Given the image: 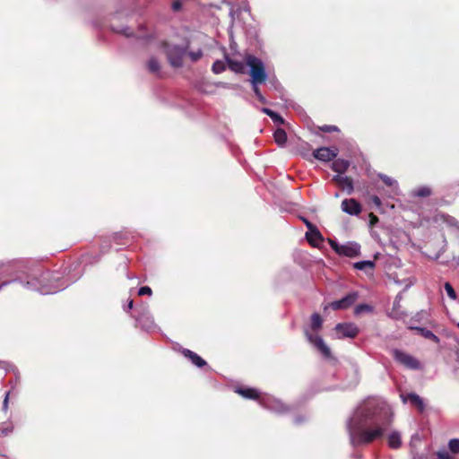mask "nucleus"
I'll return each instance as SVG.
<instances>
[{"mask_svg": "<svg viewBox=\"0 0 459 459\" xmlns=\"http://www.w3.org/2000/svg\"><path fill=\"white\" fill-rule=\"evenodd\" d=\"M393 421V413L386 406L380 407L363 420L352 424L350 428L351 443L354 446L368 445L384 437Z\"/></svg>", "mask_w": 459, "mask_h": 459, "instance_id": "nucleus-1", "label": "nucleus"}, {"mask_svg": "<svg viewBox=\"0 0 459 459\" xmlns=\"http://www.w3.org/2000/svg\"><path fill=\"white\" fill-rule=\"evenodd\" d=\"M245 61L250 68L249 74L252 83L254 85L264 83L267 79V74L262 60L253 55H247Z\"/></svg>", "mask_w": 459, "mask_h": 459, "instance_id": "nucleus-2", "label": "nucleus"}, {"mask_svg": "<svg viewBox=\"0 0 459 459\" xmlns=\"http://www.w3.org/2000/svg\"><path fill=\"white\" fill-rule=\"evenodd\" d=\"M163 47L165 48V53L167 55L168 60L169 64L173 67H181L183 65V57L186 53V48H182L179 46H169L166 42H164Z\"/></svg>", "mask_w": 459, "mask_h": 459, "instance_id": "nucleus-3", "label": "nucleus"}, {"mask_svg": "<svg viewBox=\"0 0 459 459\" xmlns=\"http://www.w3.org/2000/svg\"><path fill=\"white\" fill-rule=\"evenodd\" d=\"M392 354L396 362L408 369L418 370L421 368L420 362L415 357L403 351L394 349Z\"/></svg>", "mask_w": 459, "mask_h": 459, "instance_id": "nucleus-4", "label": "nucleus"}, {"mask_svg": "<svg viewBox=\"0 0 459 459\" xmlns=\"http://www.w3.org/2000/svg\"><path fill=\"white\" fill-rule=\"evenodd\" d=\"M337 154V148L331 149L328 147H320L313 151L311 155H309L308 153H302V156L307 160H312L311 158H313L321 161H330L335 159Z\"/></svg>", "mask_w": 459, "mask_h": 459, "instance_id": "nucleus-5", "label": "nucleus"}, {"mask_svg": "<svg viewBox=\"0 0 459 459\" xmlns=\"http://www.w3.org/2000/svg\"><path fill=\"white\" fill-rule=\"evenodd\" d=\"M334 330L338 334V338H355L359 330L353 323H339L335 325Z\"/></svg>", "mask_w": 459, "mask_h": 459, "instance_id": "nucleus-6", "label": "nucleus"}, {"mask_svg": "<svg viewBox=\"0 0 459 459\" xmlns=\"http://www.w3.org/2000/svg\"><path fill=\"white\" fill-rule=\"evenodd\" d=\"M306 337L308 340V342L315 346V348L325 358L330 359L332 357L331 355V350L330 348L325 343L324 340L316 334H312L308 333L307 331L305 332Z\"/></svg>", "mask_w": 459, "mask_h": 459, "instance_id": "nucleus-7", "label": "nucleus"}, {"mask_svg": "<svg viewBox=\"0 0 459 459\" xmlns=\"http://www.w3.org/2000/svg\"><path fill=\"white\" fill-rule=\"evenodd\" d=\"M359 293L352 291L348 293L344 298L330 303V307L333 310L347 309L351 307L358 299Z\"/></svg>", "mask_w": 459, "mask_h": 459, "instance_id": "nucleus-8", "label": "nucleus"}, {"mask_svg": "<svg viewBox=\"0 0 459 459\" xmlns=\"http://www.w3.org/2000/svg\"><path fill=\"white\" fill-rule=\"evenodd\" d=\"M342 210L350 215H359L362 208L356 199L349 198L342 202Z\"/></svg>", "mask_w": 459, "mask_h": 459, "instance_id": "nucleus-9", "label": "nucleus"}, {"mask_svg": "<svg viewBox=\"0 0 459 459\" xmlns=\"http://www.w3.org/2000/svg\"><path fill=\"white\" fill-rule=\"evenodd\" d=\"M48 273H44L39 275V277H35L32 281H28L27 284L31 285L33 289L38 290L42 294H48L53 292L52 290L47 288V285L44 284V281L48 279Z\"/></svg>", "mask_w": 459, "mask_h": 459, "instance_id": "nucleus-10", "label": "nucleus"}, {"mask_svg": "<svg viewBox=\"0 0 459 459\" xmlns=\"http://www.w3.org/2000/svg\"><path fill=\"white\" fill-rule=\"evenodd\" d=\"M333 181L342 190H346L349 195L353 192V181L351 177L336 175Z\"/></svg>", "mask_w": 459, "mask_h": 459, "instance_id": "nucleus-11", "label": "nucleus"}, {"mask_svg": "<svg viewBox=\"0 0 459 459\" xmlns=\"http://www.w3.org/2000/svg\"><path fill=\"white\" fill-rule=\"evenodd\" d=\"M360 247L356 243H348L345 245H342L339 255H343L347 257H356L359 255Z\"/></svg>", "mask_w": 459, "mask_h": 459, "instance_id": "nucleus-12", "label": "nucleus"}, {"mask_svg": "<svg viewBox=\"0 0 459 459\" xmlns=\"http://www.w3.org/2000/svg\"><path fill=\"white\" fill-rule=\"evenodd\" d=\"M180 352L185 358L188 359L194 365L198 368H203L206 365V361L204 359L188 349L182 348L180 349Z\"/></svg>", "mask_w": 459, "mask_h": 459, "instance_id": "nucleus-13", "label": "nucleus"}, {"mask_svg": "<svg viewBox=\"0 0 459 459\" xmlns=\"http://www.w3.org/2000/svg\"><path fill=\"white\" fill-rule=\"evenodd\" d=\"M401 397L404 403L409 401L420 412H422L425 410L424 402L417 394L410 393L406 396L402 394Z\"/></svg>", "mask_w": 459, "mask_h": 459, "instance_id": "nucleus-14", "label": "nucleus"}, {"mask_svg": "<svg viewBox=\"0 0 459 459\" xmlns=\"http://www.w3.org/2000/svg\"><path fill=\"white\" fill-rule=\"evenodd\" d=\"M235 393L241 395L242 397L249 400H258L260 397V393L257 389L253 387H237L235 389Z\"/></svg>", "mask_w": 459, "mask_h": 459, "instance_id": "nucleus-15", "label": "nucleus"}, {"mask_svg": "<svg viewBox=\"0 0 459 459\" xmlns=\"http://www.w3.org/2000/svg\"><path fill=\"white\" fill-rule=\"evenodd\" d=\"M306 238L308 241V243L310 245H312L313 247L317 246L316 240H318V241L324 240L322 234L320 233L319 230L317 229V227L316 225L314 226V228L310 229L309 230H307L306 232Z\"/></svg>", "mask_w": 459, "mask_h": 459, "instance_id": "nucleus-16", "label": "nucleus"}, {"mask_svg": "<svg viewBox=\"0 0 459 459\" xmlns=\"http://www.w3.org/2000/svg\"><path fill=\"white\" fill-rule=\"evenodd\" d=\"M333 161L332 163L331 168L333 171L339 173V175L346 172L350 167V161L347 160H343V159L334 160L333 159Z\"/></svg>", "mask_w": 459, "mask_h": 459, "instance_id": "nucleus-17", "label": "nucleus"}, {"mask_svg": "<svg viewBox=\"0 0 459 459\" xmlns=\"http://www.w3.org/2000/svg\"><path fill=\"white\" fill-rule=\"evenodd\" d=\"M227 64L229 68L237 73V74H244L245 73V64L241 61L234 60L231 58H227Z\"/></svg>", "mask_w": 459, "mask_h": 459, "instance_id": "nucleus-18", "label": "nucleus"}, {"mask_svg": "<svg viewBox=\"0 0 459 459\" xmlns=\"http://www.w3.org/2000/svg\"><path fill=\"white\" fill-rule=\"evenodd\" d=\"M416 330L424 338L431 340L435 343H439V342H440L439 337H437L432 331H430L427 328H423V327H417Z\"/></svg>", "mask_w": 459, "mask_h": 459, "instance_id": "nucleus-19", "label": "nucleus"}, {"mask_svg": "<svg viewBox=\"0 0 459 459\" xmlns=\"http://www.w3.org/2000/svg\"><path fill=\"white\" fill-rule=\"evenodd\" d=\"M388 445L394 449H397L401 446L402 441L399 432L394 431L388 436Z\"/></svg>", "mask_w": 459, "mask_h": 459, "instance_id": "nucleus-20", "label": "nucleus"}, {"mask_svg": "<svg viewBox=\"0 0 459 459\" xmlns=\"http://www.w3.org/2000/svg\"><path fill=\"white\" fill-rule=\"evenodd\" d=\"M273 138L279 146H283L287 142V134L283 129L278 128L273 134Z\"/></svg>", "mask_w": 459, "mask_h": 459, "instance_id": "nucleus-21", "label": "nucleus"}, {"mask_svg": "<svg viewBox=\"0 0 459 459\" xmlns=\"http://www.w3.org/2000/svg\"><path fill=\"white\" fill-rule=\"evenodd\" d=\"M432 194V190L429 186H420L413 190L412 195L417 197H429Z\"/></svg>", "mask_w": 459, "mask_h": 459, "instance_id": "nucleus-22", "label": "nucleus"}, {"mask_svg": "<svg viewBox=\"0 0 459 459\" xmlns=\"http://www.w3.org/2000/svg\"><path fill=\"white\" fill-rule=\"evenodd\" d=\"M263 112L265 113L267 116H269L274 123H277L279 125H281L284 123V119L276 112L273 110L264 108H263Z\"/></svg>", "mask_w": 459, "mask_h": 459, "instance_id": "nucleus-23", "label": "nucleus"}, {"mask_svg": "<svg viewBox=\"0 0 459 459\" xmlns=\"http://www.w3.org/2000/svg\"><path fill=\"white\" fill-rule=\"evenodd\" d=\"M323 325V319L321 316L317 313H314L311 316V328L314 331H318Z\"/></svg>", "mask_w": 459, "mask_h": 459, "instance_id": "nucleus-24", "label": "nucleus"}, {"mask_svg": "<svg viewBox=\"0 0 459 459\" xmlns=\"http://www.w3.org/2000/svg\"><path fill=\"white\" fill-rule=\"evenodd\" d=\"M147 68L150 73L152 74H158L160 70V65L157 58L152 57L147 62Z\"/></svg>", "mask_w": 459, "mask_h": 459, "instance_id": "nucleus-25", "label": "nucleus"}, {"mask_svg": "<svg viewBox=\"0 0 459 459\" xmlns=\"http://www.w3.org/2000/svg\"><path fill=\"white\" fill-rule=\"evenodd\" d=\"M375 263L373 261H360L354 264V268L358 270H366L367 268L374 269Z\"/></svg>", "mask_w": 459, "mask_h": 459, "instance_id": "nucleus-26", "label": "nucleus"}, {"mask_svg": "<svg viewBox=\"0 0 459 459\" xmlns=\"http://www.w3.org/2000/svg\"><path fill=\"white\" fill-rule=\"evenodd\" d=\"M226 70V65L225 64L221 61V60H216L213 64H212V71L218 74H221L222 72H224Z\"/></svg>", "mask_w": 459, "mask_h": 459, "instance_id": "nucleus-27", "label": "nucleus"}, {"mask_svg": "<svg viewBox=\"0 0 459 459\" xmlns=\"http://www.w3.org/2000/svg\"><path fill=\"white\" fill-rule=\"evenodd\" d=\"M372 307L368 304H359L354 308V314L356 316L360 315L363 312H371Z\"/></svg>", "mask_w": 459, "mask_h": 459, "instance_id": "nucleus-28", "label": "nucleus"}, {"mask_svg": "<svg viewBox=\"0 0 459 459\" xmlns=\"http://www.w3.org/2000/svg\"><path fill=\"white\" fill-rule=\"evenodd\" d=\"M13 425L12 423H8L5 426H0V436H8L13 431Z\"/></svg>", "mask_w": 459, "mask_h": 459, "instance_id": "nucleus-29", "label": "nucleus"}, {"mask_svg": "<svg viewBox=\"0 0 459 459\" xmlns=\"http://www.w3.org/2000/svg\"><path fill=\"white\" fill-rule=\"evenodd\" d=\"M448 447H449V450L453 454H458L459 453V439H457V438L451 439L448 443Z\"/></svg>", "mask_w": 459, "mask_h": 459, "instance_id": "nucleus-30", "label": "nucleus"}, {"mask_svg": "<svg viewBox=\"0 0 459 459\" xmlns=\"http://www.w3.org/2000/svg\"><path fill=\"white\" fill-rule=\"evenodd\" d=\"M444 287L448 297L454 300L456 299V292L454 290L453 286L449 282H446Z\"/></svg>", "mask_w": 459, "mask_h": 459, "instance_id": "nucleus-31", "label": "nucleus"}, {"mask_svg": "<svg viewBox=\"0 0 459 459\" xmlns=\"http://www.w3.org/2000/svg\"><path fill=\"white\" fill-rule=\"evenodd\" d=\"M187 55L193 62H196L202 58L203 51L201 49H198L197 51H189Z\"/></svg>", "mask_w": 459, "mask_h": 459, "instance_id": "nucleus-32", "label": "nucleus"}, {"mask_svg": "<svg viewBox=\"0 0 459 459\" xmlns=\"http://www.w3.org/2000/svg\"><path fill=\"white\" fill-rule=\"evenodd\" d=\"M318 129L324 133H333V132L339 131V128L336 126H332V125H325V126H319Z\"/></svg>", "mask_w": 459, "mask_h": 459, "instance_id": "nucleus-33", "label": "nucleus"}, {"mask_svg": "<svg viewBox=\"0 0 459 459\" xmlns=\"http://www.w3.org/2000/svg\"><path fill=\"white\" fill-rule=\"evenodd\" d=\"M379 178L385 183V185H386L387 186H392L395 183L394 179H393L392 178H390L386 175L380 174Z\"/></svg>", "mask_w": 459, "mask_h": 459, "instance_id": "nucleus-34", "label": "nucleus"}, {"mask_svg": "<svg viewBox=\"0 0 459 459\" xmlns=\"http://www.w3.org/2000/svg\"><path fill=\"white\" fill-rule=\"evenodd\" d=\"M152 294V290L149 286L141 287L138 290L139 296H143V295L151 296Z\"/></svg>", "mask_w": 459, "mask_h": 459, "instance_id": "nucleus-35", "label": "nucleus"}, {"mask_svg": "<svg viewBox=\"0 0 459 459\" xmlns=\"http://www.w3.org/2000/svg\"><path fill=\"white\" fill-rule=\"evenodd\" d=\"M328 243L330 247L335 251V253L339 254L342 245L338 244L335 240L329 238Z\"/></svg>", "mask_w": 459, "mask_h": 459, "instance_id": "nucleus-36", "label": "nucleus"}, {"mask_svg": "<svg viewBox=\"0 0 459 459\" xmlns=\"http://www.w3.org/2000/svg\"><path fill=\"white\" fill-rule=\"evenodd\" d=\"M328 243L330 247L335 251V253L339 254L342 245L338 244L335 240L329 238Z\"/></svg>", "mask_w": 459, "mask_h": 459, "instance_id": "nucleus-37", "label": "nucleus"}, {"mask_svg": "<svg viewBox=\"0 0 459 459\" xmlns=\"http://www.w3.org/2000/svg\"><path fill=\"white\" fill-rule=\"evenodd\" d=\"M437 455L438 459H453L452 455L446 450L438 451Z\"/></svg>", "mask_w": 459, "mask_h": 459, "instance_id": "nucleus-38", "label": "nucleus"}, {"mask_svg": "<svg viewBox=\"0 0 459 459\" xmlns=\"http://www.w3.org/2000/svg\"><path fill=\"white\" fill-rule=\"evenodd\" d=\"M254 92H255V94L256 95L257 99H258L261 102H263V103H264V102H265V100H264V96L262 95V93H261V91H260L259 88L257 87V85H254Z\"/></svg>", "mask_w": 459, "mask_h": 459, "instance_id": "nucleus-39", "label": "nucleus"}, {"mask_svg": "<svg viewBox=\"0 0 459 459\" xmlns=\"http://www.w3.org/2000/svg\"><path fill=\"white\" fill-rule=\"evenodd\" d=\"M371 202L377 206V207H380L381 206V200L380 198L377 196V195H372L371 196Z\"/></svg>", "mask_w": 459, "mask_h": 459, "instance_id": "nucleus-40", "label": "nucleus"}, {"mask_svg": "<svg viewBox=\"0 0 459 459\" xmlns=\"http://www.w3.org/2000/svg\"><path fill=\"white\" fill-rule=\"evenodd\" d=\"M301 220L305 223L306 227L307 228V230H309L310 229L314 228L315 225L310 221H308L307 219L302 217Z\"/></svg>", "mask_w": 459, "mask_h": 459, "instance_id": "nucleus-41", "label": "nucleus"}, {"mask_svg": "<svg viewBox=\"0 0 459 459\" xmlns=\"http://www.w3.org/2000/svg\"><path fill=\"white\" fill-rule=\"evenodd\" d=\"M181 6H182V4H181L180 1H174L172 4V9L176 12L179 11L181 9Z\"/></svg>", "mask_w": 459, "mask_h": 459, "instance_id": "nucleus-42", "label": "nucleus"}, {"mask_svg": "<svg viewBox=\"0 0 459 459\" xmlns=\"http://www.w3.org/2000/svg\"><path fill=\"white\" fill-rule=\"evenodd\" d=\"M369 218H370V223L371 225H374L375 223H377L378 221V218L377 215H375L373 212H370L369 213Z\"/></svg>", "mask_w": 459, "mask_h": 459, "instance_id": "nucleus-43", "label": "nucleus"}, {"mask_svg": "<svg viewBox=\"0 0 459 459\" xmlns=\"http://www.w3.org/2000/svg\"><path fill=\"white\" fill-rule=\"evenodd\" d=\"M9 394H10L9 392H7L5 394V397H4V403H3V407H4V410H6L7 406H8Z\"/></svg>", "mask_w": 459, "mask_h": 459, "instance_id": "nucleus-44", "label": "nucleus"}, {"mask_svg": "<svg viewBox=\"0 0 459 459\" xmlns=\"http://www.w3.org/2000/svg\"><path fill=\"white\" fill-rule=\"evenodd\" d=\"M133 305H134V301H133V299H130L128 302V305H127L128 308L131 309L133 307Z\"/></svg>", "mask_w": 459, "mask_h": 459, "instance_id": "nucleus-45", "label": "nucleus"}, {"mask_svg": "<svg viewBox=\"0 0 459 459\" xmlns=\"http://www.w3.org/2000/svg\"><path fill=\"white\" fill-rule=\"evenodd\" d=\"M6 284H7V282H3V283L0 285V290H1L4 285H6Z\"/></svg>", "mask_w": 459, "mask_h": 459, "instance_id": "nucleus-46", "label": "nucleus"}, {"mask_svg": "<svg viewBox=\"0 0 459 459\" xmlns=\"http://www.w3.org/2000/svg\"><path fill=\"white\" fill-rule=\"evenodd\" d=\"M458 327H459V323H458Z\"/></svg>", "mask_w": 459, "mask_h": 459, "instance_id": "nucleus-47", "label": "nucleus"}]
</instances>
